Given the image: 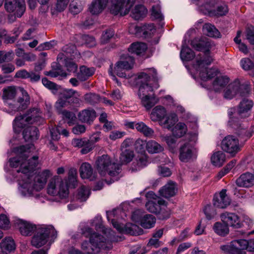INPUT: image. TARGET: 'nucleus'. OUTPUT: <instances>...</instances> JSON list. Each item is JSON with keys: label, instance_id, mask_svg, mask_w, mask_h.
Listing matches in <instances>:
<instances>
[{"label": "nucleus", "instance_id": "nucleus-1", "mask_svg": "<svg viewBox=\"0 0 254 254\" xmlns=\"http://www.w3.org/2000/svg\"><path fill=\"white\" fill-rule=\"evenodd\" d=\"M92 226H95L97 231H101L107 238L93 232L92 230L88 226L81 228L82 234L86 238H89L90 241H84L81 245L82 250L87 254H97L101 249L109 250L111 249L112 241H122L121 236L117 237L114 232L109 228H105L102 225V218L101 215H97L91 221Z\"/></svg>", "mask_w": 254, "mask_h": 254}, {"label": "nucleus", "instance_id": "nucleus-2", "mask_svg": "<svg viewBox=\"0 0 254 254\" xmlns=\"http://www.w3.org/2000/svg\"><path fill=\"white\" fill-rule=\"evenodd\" d=\"M190 45L195 50L205 52L203 56L198 55L196 57L195 63L192 65L196 74L203 81H206L217 75V70L208 68V66L213 61L212 57L206 53L210 51L212 46L210 41L204 37L195 38L191 41Z\"/></svg>", "mask_w": 254, "mask_h": 254}, {"label": "nucleus", "instance_id": "nucleus-3", "mask_svg": "<svg viewBox=\"0 0 254 254\" xmlns=\"http://www.w3.org/2000/svg\"><path fill=\"white\" fill-rule=\"evenodd\" d=\"M137 79L140 83L138 96L141 104L146 110H150L158 102L153 94H150L153 91V87L149 84L150 81L155 82L158 80L157 71L154 68L146 69L138 74Z\"/></svg>", "mask_w": 254, "mask_h": 254}, {"label": "nucleus", "instance_id": "nucleus-4", "mask_svg": "<svg viewBox=\"0 0 254 254\" xmlns=\"http://www.w3.org/2000/svg\"><path fill=\"white\" fill-rule=\"evenodd\" d=\"M77 185V170L72 168L69 169L67 178L64 181L61 177L55 176L48 185L47 192L51 195H58L61 198H65L69 194L68 188H75Z\"/></svg>", "mask_w": 254, "mask_h": 254}, {"label": "nucleus", "instance_id": "nucleus-5", "mask_svg": "<svg viewBox=\"0 0 254 254\" xmlns=\"http://www.w3.org/2000/svg\"><path fill=\"white\" fill-rule=\"evenodd\" d=\"M33 149V144H27L17 147V168H19L17 172H21L26 175L35 170L38 164V157L33 156L31 159H28Z\"/></svg>", "mask_w": 254, "mask_h": 254}, {"label": "nucleus", "instance_id": "nucleus-6", "mask_svg": "<svg viewBox=\"0 0 254 254\" xmlns=\"http://www.w3.org/2000/svg\"><path fill=\"white\" fill-rule=\"evenodd\" d=\"M95 164L99 173L104 176L108 174L113 178V182L118 181L121 177V166L112 160L109 155L104 154L99 156Z\"/></svg>", "mask_w": 254, "mask_h": 254}, {"label": "nucleus", "instance_id": "nucleus-7", "mask_svg": "<svg viewBox=\"0 0 254 254\" xmlns=\"http://www.w3.org/2000/svg\"><path fill=\"white\" fill-rule=\"evenodd\" d=\"M57 232L52 225H41L37 227L31 240V245L40 248L49 242L52 243L57 238Z\"/></svg>", "mask_w": 254, "mask_h": 254}, {"label": "nucleus", "instance_id": "nucleus-8", "mask_svg": "<svg viewBox=\"0 0 254 254\" xmlns=\"http://www.w3.org/2000/svg\"><path fill=\"white\" fill-rule=\"evenodd\" d=\"M52 175L49 170H44L39 172L34 178V182L32 184L26 182L24 184L19 183L20 186L19 189L23 188L28 192L32 191V188L37 191L42 190L45 186L48 179Z\"/></svg>", "mask_w": 254, "mask_h": 254}, {"label": "nucleus", "instance_id": "nucleus-9", "mask_svg": "<svg viewBox=\"0 0 254 254\" xmlns=\"http://www.w3.org/2000/svg\"><path fill=\"white\" fill-rule=\"evenodd\" d=\"M9 146L10 149L7 152L9 159L4 166V170L6 173L7 180L10 182L14 180L16 171V147L14 138L10 140Z\"/></svg>", "mask_w": 254, "mask_h": 254}, {"label": "nucleus", "instance_id": "nucleus-10", "mask_svg": "<svg viewBox=\"0 0 254 254\" xmlns=\"http://www.w3.org/2000/svg\"><path fill=\"white\" fill-rule=\"evenodd\" d=\"M43 120L38 108L29 109L25 114L17 117V127L24 128L28 125Z\"/></svg>", "mask_w": 254, "mask_h": 254}, {"label": "nucleus", "instance_id": "nucleus-11", "mask_svg": "<svg viewBox=\"0 0 254 254\" xmlns=\"http://www.w3.org/2000/svg\"><path fill=\"white\" fill-rule=\"evenodd\" d=\"M134 63V58L131 56H122L121 61L116 64L114 67L115 73L119 77L129 78L132 76L130 74L127 75L124 70H129L133 67Z\"/></svg>", "mask_w": 254, "mask_h": 254}, {"label": "nucleus", "instance_id": "nucleus-12", "mask_svg": "<svg viewBox=\"0 0 254 254\" xmlns=\"http://www.w3.org/2000/svg\"><path fill=\"white\" fill-rule=\"evenodd\" d=\"M134 1L135 0H111V12L114 15H126L129 12Z\"/></svg>", "mask_w": 254, "mask_h": 254}, {"label": "nucleus", "instance_id": "nucleus-13", "mask_svg": "<svg viewBox=\"0 0 254 254\" xmlns=\"http://www.w3.org/2000/svg\"><path fill=\"white\" fill-rule=\"evenodd\" d=\"M246 244L245 239H236L221 246L220 249L227 254H246L244 249Z\"/></svg>", "mask_w": 254, "mask_h": 254}, {"label": "nucleus", "instance_id": "nucleus-14", "mask_svg": "<svg viewBox=\"0 0 254 254\" xmlns=\"http://www.w3.org/2000/svg\"><path fill=\"white\" fill-rule=\"evenodd\" d=\"M221 147L224 151L232 155L238 153L241 148L238 139L231 135H228L223 139Z\"/></svg>", "mask_w": 254, "mask_h": 254}, {"label": "nucleus", "instance_id": "nucleus-15", "mask_svg": "<svg viewBox=\"0 0 254 254\" xmlns=\"http://www.w3.org/2000/svg\"><path fill=\"white\" fill-rule=\"evenodd\" d=\"M113 226L120 233L127 234L131 235H139L142 230L136 225L132 223H127L125 226H123L119 223L114 219L111 221Z\"/></svg>", "mask_w": 254, "mask_h": 254}, {"label": "nucleus", "instance_id": "nucleus-16", "mask_svg": "<svg viewBox=\"0 0 254 254\" xmlns=\"http://www.w3.org/2000/svg\"><path fill=\"white\" fill-rule=\"evenodd\" d=\"M195 149L189 143H186L180 148L179 159L183 162H189L196 158Z\"/></svg>", "mask_w": 254, "mask_h": 254}, {"label": "nucleus", "instance_id": "nucleus-17", "mask_svg": "<svg viewBox=\"0 0 254 254\" xmlns=\"http://www.w3.org/2000/svg\"><path fill=\"white\" fill-rule=\"evenodd\" d=\"M146 196L151 199L145 204L147 210L151 213L157 214L161 205L164 203V200L157 196L153 191L148 192Z\"/></svg>", "mask_w": 254, "mask_h": 254}, {"label": "nucleus", "instance_id": "nucleus-18", "mask_svg": "<svg viewBox=\"0 0 254 254\" xmlns=\"http://www.w3.org/2000/svg\"><path fill=\"white\" fill-rule=\"evenodd\" d=\"M216 3V0H211V5L209 4V8H203V6H202L200 9L204 14H208L210 16H223L228 12V6L225 3L220 4L217 6L216 9H215L214 7Z\"/></svg>", "mask_w": 254, "mask_h": 254}, {"label": "nucleus", "instance_id": "nucleus-19", "mask_svg": "<svg viewBox=\"0 0 254 254\" xmlns=\"http://www.w3.org/2000/svg\"><path fill=\"white\" fill-rule=\"evenodd\" d=\"M220 218L222 222L228 226L240 228L243 225L239 216L235 213L225 212L221 214Z\"/></svg>", "mask_w": 254, "mask_h": 254}, {"label": "nucleus", "instance_id": "nucleus-20", "mask_svg": "<svg viewBox=\"0 0 254 254\" xmlns=\"http://www.w3.org/2000/svg\"><path fill=\"white\" fill-rule=\"evenodd\" d=\"M16 95V89L14 87H8L3 90V97L5 100V110L10 115H14L15 113V106L9 102V100L14 98Z\"/></svg>", "mask_w": 254, "mask_h": 254}, {"label": "nucleus", "instance_id": "nucleus-21", "mask_svg": "<svg viewBox=\"0 0 254 254\" xmlns=\"http://www.w3.org/2000/svg\"><path fill=\"white\" fill-rule=\"evenodd\" d=\"M17 111L26 109L30 104V97L27 92L22 87H17Z\"/></svg>", "mask_w": 254, "mask_h": 254}, {"label": "nucleus", "instance_id": "nucleus-22", "mask_svg": "<svg viewBox=\"0 0 254 254\" xmlns=\"http://www.w3.org/2000/svg\"><path fill=\"white\" fill-rule=\"evenodd\" d=\"M226 190L223 189L219 194H215L213 197V205L219 208H225L230 205L231 199L226 194Z\"/></svg>", "mask_w": 254, "mask_h": 254}, {"label": "nucleus", "instance_id": "nucleus-23", "mask_svg": "<svg viewBox=\"0 0 254 254\" xmlns=\"http://www.w3.org/2000/svg\"><path fill=\"white\" fill-rule=\"evenodd\" d=\"M16 243L11 236H6L2 238L0 242V250L2 254H9L15 251Z\"/></svg>", "mask_w": 254, "mask_h": 254}, {"label": "nucleus", "instance_id": "nucleus-24", "mask_svg": "<svg viewBox=\"0 0 254 254\" xmlns=\"http://www.w3.org/2000/svg\"><path fill=\"white\" fill-rule=\"evenodd\" d=\"M17 226L23 236H30L37 228L35 225L23 220L17 218Z\"/></svg>", "mask_w": 254, "mask_h": 254}, {"label": "nucleus", "instance_id": "nucleus-25", "mask_svg": "<svg viewBox=\"0 0 254 254\" xmlns=\"http://www.w3.org/2000/svg\"><path fill=\"white\" fill-rule=\"evenodd\" d=\"M177 190L176 184L170 181L159 190V193L162 196L169 198L174 196Z\"/></svg>", "mask_w": 254, "mask_h": 254}, {"label": "nucleus", "instance_id": "nucleus-26", "mask_svg": "<svg viewBox=\"0 0 254 254\" xmlns=\"http://www.w3.org/2000/svg\"><path fill=\"white\" fill-rule=\"evenodd\" d=\"M36 56L31 53H25L22 49L17 50V66H21L25 64L26 61H35Z\"/></svg>", "mask_w": 254, "mask_h": 254}, {"label": "nucleus", "instance_id": "nucleus-27", "mask_svg": "<svg viewBox=\"0 0 254 254\" xmlns=\"http://www.w3.org/2000/svg\"><path fill=\"white\" fill-rule=\"evenodd\" d=\"M253 105L254 103L252 100L244 99L238 106V112L239 115L242 118L248 117L249 112Z\"/></svg>", "mask_w": 254, "mask_h": 254}, {"label": "nucleus", "instance_id": "nucleus-28", "mask_svg": "<svg viewBox=\"0 0 254 254\" xmlns=\"http://www.w3.org/2000/svg\"><path fill=\"white\" fill-rule=\"evenodd\" d=\"M236 184L241 187H250L254 184V175L250 173L243 174L237 179Z\"/></svg>", "mask_w": 254, "mask_h": 254}, {"label": "nucleus", "instance_id": "nucleus-29", "mask_svg": "<svg viewBox=\"0 0 254 254\" xmlns=\"http://www.w3.org/2000/svg\"><path fill=\"white\" fill-rule=\"evenodd\" d=\"M167 115L165 108L161 106H156L152 111L150 117L153 122H158L159 124Z\"/></svg>", "mask_w": 254, "mask_h": 254}, {"label": "nucleus", "instance_id": "nucleus-30", "mask_svg": "<svg viewBox=\"0 0 254 254\" xmlns=\"http://www.w3.org/2000/svg\"><path fill=\"white\" fill-rule=\"evenodd\" d=\"M108 0H93L89 7V11L92 14L101 13L106 7Z\"/></svg>", "mask_w": 254, "mask_h": 254}, {"label": "nucleus", "instance_id": "nucleus-31", "mask_svg": "<svg viewBox=\"0 0 254 254\" xmlns=\"http://www.w3.org/2000/svg\"><path fill=\"white\" fill-rule=\"evenodd\" d=\"M240 88V83L237 81L229 84L224 90V97L227 99H231L239 92Z\"/></svg>", "mask_w": 254, "mask_h": 254}, {"label": "nucleus", "instance_id": "nucleus-32", "mask_svg": "<svg viewBox=\"0 0 254 254\" xmlns=\"http://www.w3.org/2000/svg\"><path fill=\"white\" fill-rule=\"evenodd\" d=\"M96 117V114L94 110L85 109L78 114L79 120L84 123L90 124Z\"/></svg>", "mask_w": 254, "mask_h": 254}, {"label": "nucleus", "instance_id": "nucleus-33", "mask_svg": "<svg viewBox=\"0 0 254 254\" xmlns=\"http://www.w3.org/2000/svg\"><path fill=\"white\" fill-rule=\"evenodd\" d=\"M26 127L23 131V135L25 140L33 141L37 139L39 137L38 128L29 125Z\"/></svg>", "mask_w": 254, "mask_h": 254}, {"label": "nucleus", "instance_id": "nucleus-34", "mask_svg": "<svg viewBox=\"0 0 254 254\" xmlns=\"http://www.w3.org/2000/svg\"><path fill=\"white\" fill-rule=\"evenodd\" d=\"M147 13V10L145 7L142 4H138L132 9L130 16L135 20H140L144 18Z\"/></svg>", "mask_w": 254, "mask_h": 254}, {"label": "nucleus", "instance_id": "nucleus-35", "mask_svg": "<svg viewBox=\"0 0 254 254\" xmlns=\"http://www.w3.org/2000/svg\"><path fill=\"white\" fill-rule=\"evenodd\" d=\"M147 49V45L143 42H134L129 47V52L136 54V55H143Z\"/></svg>", "mask_w": 254, "mask_h": 254}, {"label": "nucleus", "instance_id": "nucleus-36", "mask_svg": "<svg viewBox=\"0 0 254 254\" xmlns=\"http://www.w3.org/2000/svg\"><path fill=\"white\" fill-rule=\"evenodd\" d=\"M178 121L177 115L175 113L170 114L169 115L165 117L164 119L159 124L162 127L166 128L168 129H171Z\"/></svg>", "mask_w": 254, "mask_h": 254}, {"label": "nucleus", "instance_id": "nucleus-37", "mask_svg": "<svg viewBox=\"0 0 254 254\" xmlns=\"http://www.w3.org/2000/svg\"><path fill=\"white\" fill-rule=\"evenodd\" d=\"M225 161V154L221 151L214 152L211 157V162L216 167H221Z\"/></svg>", "mask_w": 254, "mask_h": 254}, {"label": "nucleus", "instance_id": "nucleus-38", "mask_svg": "<svg viewBox=\"0 0 254 254\" xmlns=\"http://www.w3.org/2000/svg\"><path fill=\"white\" fill-rule=\"evenodd\" d=\"M229 78L226 76L217 77L213 83V89L215 92H220L229 83Z\"/></svg>", "mask_w": 254, "mask_h": 254}, {"label": "nucleus", "instance_id": "nucleus-39", "mask_svg": "<svg viewBox=\"0 0 254 254\" xmlns=\"http://www.w3.org/2000/svg\"><path fill=\"white\" fill-rule=\"evenodd\" d=\"M135 127L138 131L142 133L145 137H151L154 133L153 129L142 122L137 123Z\"/></svg>", "mask_w": 254, "mask_h": 254}, {"label": "nucleus", "instance_id": "nucleus-40", "mask_svg": "<svg viewBox=\"0 0 254 254\" xmlns=\"http://www.w3.org/2000/svg\"><path fill=\"white\" fill-rule=\"evenodd\" d=\"M80 176L82 179H92L93 169L91 165L87 162L83 163L79 169Z\"/></svg>", "mask_w": 254, "mask_h": 254}, {"label": "nucleus", "instance_id": "nucleus-41", "mask_svg": "<svg viewBox=\"0 0 254 254\" xmlns=\"http://www.w3.org/2000/svg\"><path fill=\"white\" fill-rule=\"evenodd\" d=\"M146 149L151 154L158 153L163 151L164 148L154 140H150L146 143Z\"/></svg>", "mask_w": 254, "mask_h": 254}, {"label": "nucleus", "instance_id": "nucleus-42", "mask_svg": "<svg viewBox=\"0 0 254 254\" xmlns=\"http://www.w3.org/2000/svg\"><path fill=\"white\" fill-rule=\"evenodd\" d=\"M203 32L210 37L218 38L220 33L216 27L210 23H205L202 28Z\"/></svg>", "mask_w": 254, "mask_h": 254}, {"label": "nucleus", "instance_id": "nucleus-43", "mask_svg": "<svg viewBox=\"0 0 254 254\" xmlns=\"http://www.w3.org/2000/svg\"><path fill=\"white\" fill-rule=\"evenodd\" d=\"M156 222V218L152 214L144 215L141 219L140 225L145 229L153 227Z\"/></svg>", "mask_w": 254, "mask_h": 254}, {"label": "nucleus", "instance_id": "nucleus-44", "mask_svg": "<svg viewBox=\"0 0 254 254\" xmlns=\"http://www.w3.org/2000/svg\"><path fill=\"white\" fill-rule=\"evenodd\" d=\"M94 71V68H88L82 66L80 68V72L77 74V78L82 81H85L92 76Z\"/></svg>", "mask_w": 254, "mask_h": 254}, {"label": "nucleus", "instance_id": "nucleus-45", "mask_svg": "<svg viewBox=\"0 0 254 254\" xmlns=\"http://www.w3.org/2000/svg\"><path fill=\"white\" fill-rule=\"evenodd\" d=\"M90 194V190L88 187L81 186L78 190L76 198L80 202L86 201Z\"/></svg>", "mask_w": 254, "mask_h": 254}, {"label": "nucleus", "instance_id": "nucleus-46", "mask_svg": "<svg viewBox=\"0 0 254 254\" xmlns=\"http://www.w3.org/2000/svg\"><path fill=\"white\" fill-rule=\"evenodd\" d=\"M194 52L188 46L183 45L180 52V57L182 61H189L194 58Z\"/></svg>", "mask_w": 254, "mask_h": 254}, {"label": "nucleus", "instance_id": "nucleus-47", "mask_svg": "<svg viewBox=\"0 0 254 254\" xmlns=\"http://www.w3.org/2000/svg\"><path fill=\"white\" fill-rule=\"evenodd\" d=\"M156 32V29L154 24H146L141 26V33L145 38L152 37Z\"/></svg>", "mask_w": 254, "mask_h": 254}, {"label": "nucleus", "instance_id": "nucleus-48", "mask_svg": "<svg viewBox=\"0 0 254 254\" xmlns=\"http://www.w3.org/2000/svg\"><path fill=\"white\" fill-rule=\"evenodd\" d=\"M188 130L187 126L183 123L179 122L174 127L173 129V134L177 137H181L184 136Z\"/></svg>", "mask_w": 254, "mask_h": 254}, {"label": "nucleus", "instance_id": "nucleus-49", "mask_svg": "<svg viewBox=\"0 0 254 254\" xmlns=\"http://www.w3.org/2000/svg\"><path fill=\"white\" fill-rule=\"evenodd\" d=\"M4 6L6 10L9 13H13L11 16H9V19L12 21L16 19L15 10L16 9V0H5Z\"/></svg>", "mask_w": 254, "mask_h": 254}, {"label": "nucleus", "instance_id": "nucleus-50", "mask_svg": "<svg viewBox=\"0 0 254 254\" xmlns=\"http://www.w3.org/2000/svg\"><path fill=\"white\" fill-rule=\"evenodd\" d=\"M241 65L243 69L250 71V75L254 76V64L250 59H242L241 60Z\"/></svg>", "mask_w": 254, "mask_h": 254}, {"label": "nucleus", "instance_id": "nucleus-51", "mask_svg": "<svg viewBox=\"0 0 254 254\" xmlns=\"http://www.w3.org/2000/svg\"><path fill=\"white\" fill-rule=\"evenodd\" d=\"M213 228L216 233L221 236H226L229 232L228 226L220 222H216Z\"/></svg>", "mask_w": 254, "mask_h": 254}, {"label": "nucleus", "instance_id": "nucleus-52", "mask_svg": "<svg viewBox=\"0 0 254 254\" xmlns=\"http://www.w3.org/2000/svg\"><path fill=\"white\" fill-rule=\"evenodd\" d=\"M151 16L154 19L159 21H162L164 19V16L161 10V6L159 3L153 5L152 6Z\"/></svg>", "mask_w": 254, "mask_h": 254}, {"label": "nucleus", "instance_id": "nucleus-53", "mask_svg": "<svg viewBox=\"0 0 254 254\" xmlns=\"http://www.w3.org/2000/svg\"><path fill=\"white\" fill-rule=\"evenodd\" d=\"M158 217L159 219L164 220L168 218L171 214V210L167 206L166 201L162 204L157 213Z\"/></svg>", "mask_w": 254, "mask_h": 254}, {"label": "nucleus", "instance_id": "nucleus-54", "mask_svg": "<svg viewBox=\"0 0 254 254\" xmlns=\"http://www.w3.org/2000/svg\"><path fill=\"white\" fill-rule=\"evenodd\" d=\"M133 157V151L129 149H126L122 152L120 158L123 164H126L130 162Z\"/></svg>", "mask_w": 254, "mask_h": 254}, {"label": "nucleus", "instance_id": "nucleus-55", "mask_svg": "<svg viewBox=\"0 0 254 254\" xmlns=\"http://www.w3.org/2000/svg\"><path fill=\"white\" fill-rule=\"evenodd\" d=\"M148 164L147 157L146 155H142L138 158L136 160V166L132 168V171L139 170L144 167H145Z\"/></svg>", "mask_w": 254, "mask_h": 254}, {"label": "nucleus", "instance_id": "nucleus-56", "mask_svg": "<svg viewBox=\"0 0 254 254\" xmlns=\"http://www.w3.org/2000/svg\"><path fill=\"white\" fill-rule=\"evenodd\" d=\"M204 213L208 220H211L216 215V210L210 205H206L203 209Z\"/></svg>", "mask_w": 254, "mask_h": 254}, {"label": "nucleus", "instance_id": "nucleus-57", "mask_svg": "<svg viewBox=\"0 0 254 254\" xmlns=\"http://www.w3.org/2000/svg\"><path fill=\"white\" fill-rule=\"evenodd\" d=\"M73 94V90L71 89H65L63 90L60 98L65 99L66 100H69L70 102L74 101H78V99L72 97Z\"/></svg>", "mask_w": 254, "mask_h": 254}, {"label": "nucleus", "instance_id": "nucleus-58", "mask_svg": "<svg viewBox=\"0 0 254 254\" xmlns=\"http://www.w3.org/2000/svg\"><path fill=\"white\" fill-rule=\"evenodd\" d=\"M245 36L250 44L254 45V27L253 26H249L246 28Z\"/></svg>", "mask_w": 254, "mask_h": 254}, {"label": "nucleus", "instance_id": "nucleus-59", "mask_svg": "<svg viewBox=\"0 0 254 254\" xmlns=\"http://www.w3.org/2000/svg\"><path fill=\"white\" fill-rule=\"evenodd\" d=\"M69 100H66L65 99L59 98L55 103V108L59 113H62L63 108L67 107L69 104Z\"/></svg>", "mask_w": 254, "mask_h": 254}, {"label": "nucleus", "instance_id": "nucleus-60", "mask_svg": "<svg viewBox=\"0 0 254 254\" xmlns=\"http://www.w3.org/2000/svg\"><path fill=\"white\" fill-rule=\"evenodd\" d=\"M146 142L147 141H145L140 138H138L136 139L134 145L136 151L141 153H144L145 147L146 148Z\"/></svg>", "mask_w": 254, "mask_h": 254}, {"label": "nucleus", "instance_id": "nucleus-61", "mask_svg": "<svg viewBox=\"0 0 254 254\" xmlns=\"http://www.w3.org/2000/svg\"><path fill=\"white\" fill-rule=\"evenodd\" d=\"M114 31L112 29H108L103 33L101 37L102 44L107 43L114 35Z\"/></svg>", "mask_w": 254, "mask_h": 254}, {"label": "nucleus", "instance_id": "nucleus-62", "mask_svg": "<svg viewBox=\"0 0 254 254\" xmlns=\"http://www.w3.org/2000/svg\"><path fill=\"white\" fill-rule=\"evenodd\" d=\"M10 227L9 219L6 215H0V228L7 230Z\"/></svg>", "mask_w": 254, "mask_h": 254}, {"label": "nucleus", "instance_id": "nucleus-63", "mask_svg": "<svg viewBox=\"0 0 254 254\" xmlns=\"http://www.w3.org/2000/svg\"><path fill=\"white\" fill-rule=\"evenodd\" d=\"M25 3L24 0H17V17H20L25 11Z\"/></svg>", "mask_w": 254, "mask_h": 254}, {"label": "nucleus", "instance_id": "nucleus-64", "mask_svg": "<svg viewBox=\"0 0 254 254\" xmlns=\"http://www.w3.org/2000/svg\"><path fill=\"white\" fill-rule=\"evenodd\" d=\"M126 134V132L124 131L113 130L110 132L109 138L113 141H115L123 138Z\"/></svg>", "mask_w": 254, "mask_h": 254}]
</instances>
